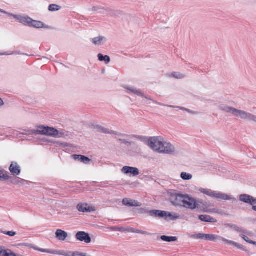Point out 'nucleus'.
I'll return each instance as SVG.
<instances>
[{
  "label": "nucleus",
  "instance_id": "nucleus-1",
  "mask_svg": "<svg viewBox=\"0 0 256 256\" xmlns=\"http://www.w3.org/2000/svg\"><path fill=\"white\" fill-rule=\"evenodd\" d=\"M148 146L154 151L160 154H172L175 152L174 146L160 136L150 138L148 142Z\"/></svg>",
  "mask_w": 256,
  "mask_h": 256
},
{
  "label": "nucleus",
  "instance_id": "nucleus-2",
  "mask_svg": "<svg viewBox=\"0 0 256 256\" xmlns=\"http://www.w3.org/2000/svg\"><path fill=\"white\" fill-rule=\"evenodd\" d=\"M218 109L224 112L230 114L234 116L238 117L241 119L248 120L256 122V116L245 111L238 110L224 104L220 105Z\"/></svg>",
  "mask_w": 256,
  "mask_h": 256
},
{
  "label": "nucleus",
  "instance_id": "nucleus-3",
  "mask_svg": "<svg viewBox=\"0 0 256 256\" xmlns=\"http://www.w3.org/2000/svg\"><path fill=\"white\" fill-rule=\"evenodd\" d=\"M26 132L22 134L26 135H46L54 138L58 137L59 132L54 128L41 126L38 127V130H25Z\"/></svg>",
  "mask_w": 256,
  "mask_h": 256
},
{
  "label": "nucleus",
  "instance_id": "nucleus-4",
  "mask_svg": "<svg viewBox=\"0 0 256 256\" xmlns=\"http://www.w3.org/2000/svg\"><path fill=\"white\" fill-rule=\"evenodd\" d=\"M207 240L212 241V242H217V241H220L222 240L224 242L225 244H228V245H232L234 246L238 249L241 250L243 251L248 252L247 249L245 246H244L236 242H235L228 240L227 239H226L224 238L223 237H222L219 236L215 235V234H207L206 239Z\"/></svg>",
  "mask_w": 256,
  "mask_h": 256
},
{
  "label": "nucleus",
  "instance_id": "nucleus-5",
  "mask_svg": "<svg viewBox=\"0 0 256 256\" xmlns=\"http://www.w3.org/2000/svg\"><path fill=\"white\" fill-rule=\"evenodd\" d=\"M201 204H202V202L200 201H196L194 198H191L188 195H186L185 198H184L183 200L182 207L190 210H194L196 208L201 209Z\"/></svg>",
  "mask_w": 256,
  "mask_h": 256
},
{
  "label": "nucleus",
  "instance_id": "nucleus-6",
  "mask_svg": "<svg viewBox=\"0 0 256 256\" xmlns=\"http://www.w3.org/2000/svg\"><path fill=\"white\" fill-rule=\"evenodd\" d=\"M91 128L95 130L96 132L104 133L106 134H112L120 136H128L127 134L120 133L116 131L110 130L108 128H105L101 126L98 125L96 124H92Z\"/></svg>",
  "mask_w": 256,
  "mask_h": 256
},
{
  "label": "nucleus",
  "instance_id": "nucleus-7",
  "mask_svg": "<svg viewBox=\"0 0 256 256\" xmlns=\"http://www.w3.org/2000/svg\"><path fill=\"white\" fill-rule=\"evenodd\" d=\"M207 196L216 199H220L223 200H236L235 198H232L231 196L226 194L218 192L213 191L211 190H208Z\"/></svg>",
  "mask_w": 256,
  "mask_h": 256
},
{
  "label": "nucleus",
  "instance_id": "nucleus-8",
  "mask_svg": "<svg viewBox=\"0 0 256 256\" xmlns=\"http://www.w3.org/2000/svg\"><path fill=\"white\" fill-rule=\"evenodd\" d=\"M140 211L141 214L148 213L151 216L155 217V218L158 217V218H165V216H166V214H167L166 211H163V210H148L146 208H140Z\"/></svg>",
  "mask_w": 256,
  "mask_h": 256
},
{
  "label": "nucleus",
  "instance_id": "nucleus-9",
  "mask_svg": "<svg viewBox=\"0 0 256 256\" xmlns=\"http://www.w3.org/2000/svg\"><path fill=\"white\" fill-rule=\"evenodd\" d=\"M8 16H12L14 18L18 20L20 22L25 26H30L32 18L28 16H23L22 15L14 14H9Z\"/></svg>",
  "mask_w": 256,
  "mask_h": 256
},
{
  "label": "nucleus",
  "instance_id": "nucleus-10",
  "mask_svg": "<svg viewBox=\"0 0 256 256\" xmlns=\"http://www.w3.org/2000/svg\"><path fill=\"white\" fill-rule=\"evenodd\" d=\"M76 238L80 242H84L86 244L91 242V238L88 233L84 232H78L76 234Z\"/></svg>",
  "mask_w": 256,
  "mask_h": 256
},
{
  "label": "nucleus",
  "instance_id": "nucleus-11",
  "mask_svg": "<svg viewBox=\"0 0 256 256\" xmlns=\"http://www.w3.org/2000/svg\"><path fill=\"white\" fill-rule=\"evenodd\" d=\"M122 172L126 174H130L133 176H136L140 174L139 170L138 168L124 166L122 169Z\"/></svg>",
  "mask_w": 256,
  "mask_h": 256
},
{
  "label": "nucleus",
  "instance_id": "nucleus-12",
  "mask_svg": "<svg viewBox=\"0 0 256 256\" xmlns=\"http://www.w3.org/2000/svg\"><path fill=\"white\" fill-rule=\"evenodd\" d=\"M9 170L14 176H18L21 172L20 167L16 162H12L9 168Z\"/></svg>",
  "mask_w": 256,
  "mask_h": 256
},
{
  "label": "nucleus",
  "instance_id": "nucleus-13",
  "mask_svg": "<svg viewBox=\"0 0 256 256\" xmlns=\"http://www.w3.org/2000/svg\"><path fill=\"white\" fill-rule=\"evenodd\" d=\"M126 90H128V94H134L138 96H144V93L140 89H137L136 88L133 86H126L124 87Z\"/></svg>",
  "mask_w": 256,
  "mask_h": 256
},
{
  "label": "nucleus",
  "instance_id": "nucleus-14",
  "mask_svg": "<svg viewBox=\"0 0 256 256\" xmlns=\"http://www.w3.org/2000/svg\"><path fill=\"white\" fill-rule=\"evenodd\" d=\"M122 204L124 205L132 207V206H136L138 207L141 206L142 204L138 202L137 200H130L127 198H124L122 200Z\"/></svg>",
  "mask_w": 256,
  "mask_h": 256
},
{
  "label": "nucleus",
  "instance_id": "nucleus-15",
  "mask_svg": "<svg viewBox=\"0 0 256 256\" xmlns=\"http://www.w3.org/2000/svg\"><path fill=\"white\" fill-rule=\"evenodd\" d=\"M56 238L59 240L64 241L68 236V233L60 229H58L56 230Z\"/></svg>",
  "mask_w": 256,
  "mask_h": 256
},
{
  "label": "nucleus",
  "instance_id": "nucleus-16",
  "mask_svg": "<svg viewBox=\"0 0 256 256\" xmlns=\"http://www.w3.org/2000/svg\"><path fill=\"white\" fill-rule=\"evenodd\" d=\"M186 195H183L182 194H177L176 196V198L174 201L172 202V204L174 206H183V200L185 198Z\"/></svg>",
  "mask_w": 256,
  "mask_h": 256
},
{
  "label": "nucleus",
  "instance_id": "nucleus-17",
  "mask_svg": "<svg viewBox=\"0 0 256 256\" xmlns=\"http://www.w3.org/2000/svg\"><path fill=\"white\" fill-rule=\"evenodd\" d=\"M76 160L83 162L84 164H88L91 160L84 156L74 154L72 156Z\"/></svg>",
  "mask_w": 256,
  "mask_h": 256
},
{
  "label": "nucleus",
  "instance_id": "nucleus-18",
  "mask_svg": "<svg viewBox=\"0 0 256 256\" xmlns=\"http://www.w3.org/2000/svg\"><path fill=\"white\" fill-rule=\"evenodd\" d=\"M198 218L202 222H208V223H215L217 222V220L214 218L208 215H200Z\"/></svg>",
  "mask_w": 256,
  "mask_h": 256
},
{
  "label": "nucleus",
  "instance_id": "nucleus-19",
  "mask_svg": "<svg viewBox=\"0 0 256 256\" xmlns=\"http://www.w3.org/2000/svg\"><path fill=\"white\" fill-rule=\"evenodd\" d=\"M92 42L95 45H101L106 42V38L104 36H99L92 40Z\"/></svg>",
  "mask_w": 256,
  "mask_h": 256
},
{
  "label": "nucleus",
  "instance_id": "nucleus-20",
  "mask_svg": "<svg viewBox=\"0 0 256 256\" xmlns=\"http://www.w3.org/2000/svg\"><path fill=\"white\" fill-rule=\"evenodd\" d=\"M104 12H100L102 14H108L111 16H118L120 14V11L118 10H113L109 9V8H106V10H104Z\"/></svg>",
  "mask_w": 256,
  "mask_h": 256
},
{
  "label": "nucleus",
  "instance_id": "nucleus-21",
  "mask_svg": "<svg viewBox=\"0 0 256 256\" xmlns=\"http://www.w3.org/2000/svg\"><path fill=\"white\" fill-rule=\"evenodd\" d=\"M76 208L80 212H90V207L88 206L87 204H78Z\"/></svg>",
  "mask_w": 256,
  "mask_h": 256
},
{
  "label": "nucleus",
  "instance_id": "nucleus-22",
  "mask_svg": "<svg viewBox=\"0 0 256 256\" xmlns=\"http://www.w3.org/2000/svg\"><path fill=\"white\" fill-rule=\"evenodd\" d=\"M127 136H124V137H129L131 138H136L142 142L146 143L147 144H148V142L149 140V139L148 140L147 137L146 136H138V135H135V134H132V135H130V136L127 135Z\"/></svg>",
  "mask_w": 256,
  "mask_h": 256
},
{
  "label": "nucleus",
  "instance_id": "nucleus-23",
  "mask_svg": "<svg viewBox=\"0 0 256 256\" xmlns=\"http://www.w3.org/2000/svg\"><path fill=\"white\" fill-rule=\"evenodd\" d=\"M252 196L246 194H241L240 196V200L242 202L245 203L249 204H251V200H252Z\"/></svg>",
  "mask_w": 256,
  "mask_h": 256
},
{
  "label": "nucleus",
  "instance_id": "nucleus-24",
  "mask_svg": "<svg viewBox=\"0 0 256 256\" xmlns=\"http://www.w3.org/2000/svg\"><path fill=\"white\" fill-rule=\"evenodd\" d=\"M44 26L43 22L40 21H37L32 19V22L30 27H32L36 28H42Z\"/></svg>",
  "mask_w": 256,
  "mask_h": 256
},
{
  "label": "nucleus",
  "instance_id": "nucleus-25",
  "mask_svg": "<svg viewBox=\"0 0 256 256\" xmlns=\"http://www.w3.org/2000/svg\"><path fill=\"white\" fill-rule=\"evenodd\" d=\"M228 226L232 228L234 230L238 232H242L245 234H248V232L247 230H244L242 228L238 226L237 225L229 224Z\"/></svg>",
  "mask_w": 256,
  "mask_h": 256
},
{
  "label": "nucleus",
  "instance_id": "nucleus-26",
  "mask_svg": "<svg viewBox=\"0 0 256 256\" xmlns=\"http://www.w3.org/2000/svg\"><path fill=\"white\" fill-rule=\"evenodd\" d=\"M32 248L34 250L39 251L42 252H46V253H48V254H55V250H50V249H44V248H39L36 246H32Z\"/></svg>",
  "mask_w": 256,
  "mask_h": 256
},
{
  "label": "nucleus",
  "instance_id": "nucleus-27",
  "mask_svg": "<svg viewBox=\"0 0 256 256\" xmlns=\"http://www.w3.org/2000/svg\"><path fill=\"white\" fill-rule=\"evenodd\" d=\"M98 60L100 62L104 61L106 64H108L110 61V57L108 56H104L102 54H99L98 55Z\"/></svg>",
  "mask_w": 256,
  "mask_h": 256
},
{
  "label": "nucleus",
  "instance_id": "nucleus-28",
  "mask_svg": "<svg viewBox=\"0 0 256 256\" xmlns=\"http://www.w3.org/2000/svg\"><path fill=\"white\" fill-rule=\"evenodd\" d=\"M160 238L162 240L167 242H176L178 240V238L176 236H162Z\"/></svg>",
  "mask_w": 256,
  "mask_h": 256
},
{
  "label": "nucleus",
  "instance_id": "nucleus-29",
  "mask_svg": "<svg viewBox=\"0 0 256 256\" xmlns=\"http://www.w3.org/2000/svg\"><path fill=\"white\" fill-rule=\"evenodd\" d=\"M10 180H12L11 183L14 184H24V182H26L24 180H22L18 177L15 178H12L11 176H10Z\"/></svg>",
  "mask_w": 256,
  "mask_h": 256
},
{
  "label": "nucleus",
  "instance_id": "nucleus-30",
  "mask_svg": "<svg viewBox=\"0 0 256 256\" xmlns=\"http://www.w3.org/2000/svg\"><path fill=\"white\" fill-rule=\"evenodd\" d=\"M166 216L165 218H169L171 220H176L180 218V216L176 213H171L170 212H166Z\"/></svg>",
  "mask_w": 256,
  "mask_h": 256
},
{
  "label": "nucleus",
  "instance_id": "nucleus-31",
  "mask_svg": "<svg viewBox=\"0 0 256 256\" xmlns=\"http://www.w3.org/2000/svg\"><path fill=\"white\" fill-rule=\"evenodd\" d=\"M10 178L9 173L8 172L0 170V180H6Z\"/></svg>",
  "mask_w": 256,
  "mask_h": 256
},
{
  "label": "nucleus",
  "instance_id": "nucleus-32",
  "mask_svg": "<svg viewBox=\"0 0 256 256\" xmlns=\"http://www.w3.org/2000/svg\"><path fill=\"white\" fill-rule=\"evenodd\" d=\"M55 254L64 256H73V252H64L63 250H55Z\"/></svg>",
  "mask_w": 256,
  "mask_h": 256
},
{
  "label": "nucleus",
  "instance_id": "nucleus-33",
  "mask_svg": "<svg viewBox=\"0 0 256 256\" xmlns=\"http://www.w3.org/2000/svg\"><path fill=\"white\" fill-rule=\"evenodd\" d=\"M180 178L183 180H190L192 178V176L190 174L187 173L186 172H182L180 174Z\"/></svg>",
  "mask_w": 256,
  "mask_h": 256
},
{
  "label": "nucleus",
  "instance_id": "nucleus-34",
  "mask_svg": "<svg viewBox=\"0 0 256 256\" xmlns=\"http://www.w3.org/2000/svg\"><path fill=\"white\" fill-rule=\"evenodd\" d=\"M61 7L55 4H51L49 6L48 10L50 12L58 11L60 9Z\"/></svg>",
  "mask_w": 256,
  "mask_h": 256
},
{
  "label": "nucleus",
  "instance_id": "nucleus-35",
  "mask_svg": "<svg viewBox=\"0 0 256 256\" xmlns=\"http://www.w3.org/2000/svg\"><path fill=\"white\" fill-rule=\"evenodd\" d=\"M207 234H198L191 236V238L196 239H204L206 240Z\"/></svg>",
  "mask_w": 256,
  "mask_h": 256
},
{
  "label": "nucleus",
  "instance_id": "nucleus-36",
  "mask_svg": "<svg viewBox=\"0 0 256 256\" xmlns=\"http://www.w3.org/2000/svg\"><path fill=\"white\" fill-rule=\"evenodd\" d=\"M172 76L177 79H182L185 78L186 76L182 74H181L179 72H173L172 74Z\"/></svg>",
  "mask_w": 256,
  "mask_h": 256
},
{
  "label": "nucleus",
  "instance_id": "nucleus-37",
  "mask_svg": "<svg viewBox=\"0 0 256 256\" xmlns=\"http://www.w3.org/2000/svg\"><path fill=\"white\" fill-rule=\"evenodd\" d=\"M166 107L172 108H179L180 110H185V111L188 112L190 113L195 114L194 112H192L190 110L188 109L185 108H184V107H180V106H170V105H166Z\"/></svg>",
  "mask_w": 256,
  "mask_h": 256
},
{
  "label": "nucleus",
  "instance_id": "nucleus-38",
  "mask_svg": "<svg viewBox=\"0 0 256 256\" xmlns=\"http://www.w3.org/2000/svg\"><path fill=\"white\" fill-rule=\"evenodd\" d=\"M118 141L120 142L122 144H125L126 146H127L128 147L136 144L134 142H128V140H124V139H119Z\"/></svg>",
  "mask_w": 256,
  "mask_h": 256
},
{
  "label": "nucleus",
  "instance_id": "nucleus-39",
  "mask_svg": "<svg viewBox=\"0 0 256 256\" xmlns=\"http://www.w3.org/2000/svg\"><path fill=\"white\" fill-rule=\"evenodd\" d=\"M92 11H98V13L101 14L100 12H104V10H106V8H104L103 7L101 6H94L92 8Z\"/></svg>",
  "mask_w": 256,
  "mask_h": 256
},
{
  "label": "nucleus",
  "instance_id": "nucleus-40",
  "mask_svg": "<svg viewBox=\"0 0 256 256\" xmlns=\"http://www.w3.org/2000/svg\"><path fill=\"white\" fill-rule=\"evenodd\" d=\"M132 232H136V233L140 234H144V235H149V236L151 235V234H150L146 231H143V230H132Z\"/></svg>",
  "mask_w": 256,
  "mask_h": 256
},
{
  "label": "nucleus",
  "instance_id": "nucleus-41",
  "mask_svg": "<svg viewBox=\"0 0 256 256\" xmlns=\"http://www.w3.org/2000/svg\"><path fill=\"white\" fill-rule=\"evenodd\" d=\"M0 232L4 234L8 235L10 236H13L16 234V232L12 231L4 232L0 230Z\"/></svg>",
  "mask_w": 256,
  "mask_h": 256
},
{
  "label": "nucleus",
  "instance_id": "nucleus-42",
  "mask_svg": "<svg viewBox=\"0 0 256 256\" xmlns=\"http://www.w3.org/2000/svg\"><path fill=\"white\" fill-rule=\"evenodd\" d=\"M84 253L76 251L73 252V256H84Z\"/></svg>",
  "mask_w": 256,
  "mask_h": 256
},
{
  "label": "nucleus",
  "instance_id": "nucleus-43",
  "mask_svg": "<svg viewBox=\"0 0 256 256\" xmlns=\"http://www.w3.org/2000/svg\"><path fill=\"white\" fill-rule=\"evenodd\" d=\"M14 54H21L20 52H14L12 53H8V52H5L4 54L0 53V56H2V55H6L7 56V55Z\"/></svg>",
  "mask_w": 256,
  "mask_h": 256
},
{
  "label": "nucleus",
  "instance_id": "nucleus-44",
  "mask_svg": "<svg viewBox=\"0 0 256 256\" xmlns=\"http://www.w3.org/2000/svg\"><path fill=\"white\" fill-rule=\"evenodd\" d=\"M240 236L248 243H249V242L251 241V240H250L248 236H246L245 235L240 234Z\"/></svg>",
  "mask_w": 256,
  "mask_h": 256
},
{
  "label": "nucleus",
  "instance_id": "nucleus-45",
  "mask_svg": "<svg viewBox=\"0 0 256 256\" xmlns=\"http://www.w3.org/2000/svg\"><path fill=\"white\" fill-rule=\"evenodd\" d=\"M209 190H208V189H204V188H202L200 191L201 192L207 195V194L208 192V191Z\"/></svg>",
  "mask_w": 256,
  "mask_h": 256
},
{
  "label": "nucleus",
  "instance_id": "nucleus-46",
  "mask_svg": "<svg viewBox=\"0 0 256 256\" xmlns=\"http://www.w3.org/2000/svg\"><path fill=\"white\" fill-rule=\"evenodd\" d=\"M152 102H154L155 104H158L160 106H166V105L167 104H162V103H160L156 100H153Z\"/></svg>",
  "mask_w": 256,
  "mask_h": 256
},
{
  "label": "nucleus",
  "instance_id": "nucleus-47",
  "mask_svg": "<svg viewBox=\"0 0 256 256\" xmlns=\"http://www.w3.org/2000/svg\"><path fill=\"white\" fill-rule=\"evenodd\" d=\"M254 204H256V198H254L253 196H252L250 205L253 206Z\"/></svg>",
  "mask_w": 256,
  "mask_h": 256
},
{
  "label": "nucleus",
  "instance_id": "nucleus-48",
  "mask_svg": "<svg viewBox=\"0 0 256 256\" xmlns=\"http://www.w3.org/2000/svg\"><path fill=\"white\" fill-rule=\"evenodd\" d=\"M4 105V102L2 98H0V106Z\"/></svg>",
  "mask_w": 256,
  "mask_h": 256
},
{
  "label": "nucleus",
  "instance_id": "nucleus-49",
  "mask_svg": "<svg viewBox=\"0 0 256 256\" xmlns=\"http://www.w3.org/2000/svg\"><path fill=\"white\" fill-rule=\"evenodd\" d=\"M0 12L4 13V14H8H8H10V13L6 12H5V11L3 10H2L0 8Z\"/></svg>",
  "mask_w": 256,
  "mask_h": 256
},
{
  "label": "nucleus",
  "instance_id": "nucleus-50",
  "mask_svg": "<svg viewBox=\"0 0 256 256\" xmlns=\"http://www.w3.org/2000/svg\"><path fill=\"white\" fill-rule=\"evenodd\" d=\"M142 97H143V98H146V99L150 100H152H152H152V99L148 97V96H146L144 94V96H142Z\"/></svg>",
  "mask_w": 256,
  "mask_h": 256
},
{
  "label": "nucleus",
  "instance_id": "nucleus-51",
  "mask_svg": "<svg viewBox=\"0 0 256 256\" xmlns=\"http://www.w3.org/2000/svg\"><path fill=\"white\" fill-rule=\"evenodd\" d=\"M249 244H254V245H256V242H254V241H252V240H251V241L249 242Z\"/></svg>",
  "mask_w": 256,
  "mask_h": 256
},
{
  "label": "nucleus",
  "instance_id": "nucleus-52",
  "mask_svg": "<svg viewBox=\"0 0 256 256\" xmlns=\"http://www.w3.org/2000/svg\"><path fill=\"white\" fill-rule=\"evenodd\" d=\"M252 210L256 212V206H253L252 207Z\"/></svg>",
  "mask_w": 256,
  "mask_h": 256
},
{
  "label": "nucleus",
  "instance_id": "nucleus-53",
  "mask_svg": "<svg viewBox=\"0 0 256 256\" xmlns=\"http://www.w3.org/2000/svg\"><path fill=\"white\" fill-rule=\"evenodd\" d=\"M84 256H92L87 253H84Z\"/></svg>",
  "mask_w": 256,
  "mask_h": 256
}]
</instances>
